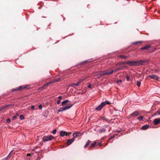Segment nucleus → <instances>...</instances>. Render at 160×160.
Segmentation results:
<instances>
[{
    "label": "nucleus",
    "instance_id": "nucleus-46",
    "mask_svg": "<svg viewBox=\"0 0 160 160\" xmlns=\"http://www.w3.org/2000/svg\"><path fill=\"white\" fill-rule=\"evenodd\" d=\"M48 85V84L47 83L45 84L43 86L45 88V87H47Z\"/></svg>",
    "mask_w": 160,
    "mask_h": 160
},
{
    "label": "nucleus",
    "instance_id": "nucleus-7",
    "mask_svg": "<svg viewBox=\"0 0 160 160\" xmlns=\"http://www.w3.org/2000/svg\"><path fill=\"white\" fill-rule=\"evenodd\" d=\"M71 134V132H67L63 131H61L60 133V136L61 137L64 136H69Z\"/></svg>",
    "mask_w": 160,
    "mask_h": 160
},
{
    "label": "nucleus",
    "instance_id": "nucleus-12",
    "mask_svg": "<svg viewBox=\"0 0 160 160\" xmlns=\"http://www.w3.org/2000/svg\"><path fill=\"white\" fill-rule=\"evenodd\" d=\"M12 105L10 104L6 105L4 106H2L0 107V111H1L2 110L4 109V108H8L9 106H12Z\"/></svg>",
    "mask_w": 160,
    "mask_h": 160
},
{
    "label": "nucleus",
    "instance_id": "nucleus-27",
    "mask_svg": "<svg viewBox=\"0 0 160 160\" xmlns=\"http://www.w3.org/2000/svg\"><path fill=\"white\" fill-rule=\"evenodd\" d=\"M143 119V117L142 116L139 117L138 118V119L139 121Z\"/></svg>",
    "mask_w": 160,
    "mask_h": 160
},
{
    "label": "nucleus",
    "instance_id": "nucleus-24",
    "mask_svg": "<svg viewBox=\"0 0 160 160\" xmlns=\"http://www.w3.org/2000/svg\"><path fill=\"white\" fill-rule=\"evenodd\" d=\"M106 131V130L104 128H102L101 129H100L99 130V132L101 133L103 132H105Z\"/></svg>",
    "mask_w": 160,
    "mask_h": 160
},
{
    "label": "nucleus",
    "instance_id": "nucleus-11",
    "mask_svg": "<svg viewBox=\"0 0 160 160\" xmlns=\"http://www.w3.org/2000/svg\"><path fill=\"white\" fill-rule=\"evenodd\" d=\"M140 115V113L139 112L137 111H135L133 113H132L131 114V116L134 117H136Z\"/></svg>",
    "mask_w": 160,
    "mask_h": 160
},
{
    "label": "nucleus",
    "instance_id": "nucleus-1",
    "mask_svg": "<svg viewBox=\"0 0 160 160\" xmlns=\"http://www.w3.org/2000/svg\"><path fill=\"white\" fill-rule=\"evenodd\" d=\"M69 100H66L62 101L61 103V105L63 107L62 108H60L58 110L59 112H62L63 111L69 109L71 108L73 105L72 104H68L67 106H66L67 103L69 102Z\"/></svg>",
    "mask_w": 160,
    "mask_h": 160
},
{
    "label": "nucleus",
    "instance_id": "nucleus-26",
    "mask_svg": "<svg viewBox=\"0 0 160 160\" xmlns=\"http://www.w3.org/2000/svg\"><path fill=\"white\" fill-rule=\"evenodd\" d=\"M19 118L21 120H22L24 118V117L23 115H20Z\"/></svg>",
    "mask_w": 160,
    "mask_h": 160
},
{
    "label": "nucleus",
    "instance_id": "nucleus-3",
    "mask_svg": "<svg viewBox=\"0 0 160 160\" xmlns=\"http://www.w3.org/2000/svg\"><path fill=\"white\" fill-rule=\"evenodd\" d=\"M149 62L148 60L146 59L135 61L136 66L142 65L144 63L148 62Z\"/></svg>",
    "mask_w": 160,
    "mask_h": 160
},
{
    "label": "nucleus",
    "instance_id": "nucleus-19",
    "mask_svg": "<svg viewBox=\"0 0 160 160\" xmlns=\"http://www.w3.org/2000/svg\"><path fill=\"white\" fill-rule=\"evenodd\" d=\"M62 79H63V78H58L56 79H54L53 80V81L54 82H58L59 81V80H60Z\"/></svg>",
    "mask_w": 160,
    "mask_h": 160
},
{
    "label": "nucleus",
    "instance_id": "nucleus-43",
    "mask_svg": "<svg viewBox=\"0 0 160 160\" xmlns=\"http://www.w3.org/2000/svg\"><path fill=\"white\" fill-rule=\"evenodd\" d=\"M157 112L159 115H160V109L158 110Z\"/></svg>",
    "mask_w": 160,
    "mask_h": 160
},
{
    "label": "nucleus",
    "instance_id": "nucleus-9",
    "mask_svg": "<svg viewBox=\"0 0 160 160\" xmlns=\"http://www.w3.org/2000/svg\"><path fill=\"white\" fill-rule=\"evenodd\" d=\"M149 77L153 79L154 80H158L159 79V78L158 76L153 74L149 75Z\"/></svg>",
    "mask_w": 160,
    "mask_h": 160
},
{
    "label": "nucleus",
    "instance_id": "nucleus-44",
    "mask_svg": "<svg viewBox=\"0 0 160 160\" xmlns=\"http://www.w3.org/2000/svg\"><path fill=\"white\" fill-rule=\"evenodd\" d=\"M48 85V84L47 83L45 84L43 86L45 88V87H47Z\"/></svg>",
    "mask_w": 160,
    "mask_h": 160
},
{
    "label": "nucleus",
    "instance_id": "nucleus-20",
    "mask_svg": "<svg viewBox=\"0 0 160 160\" xmlns=\"http://www.w3.org/2000/svg\"><path fill=\"white\" fill-rule=\"evenodd\" d=\"M90 140H88L87 142V143L85 144V145H84V148H86L89 144V143H90Z\"/></svg>",
    "mask_w": 160,
    "mask_h": 160
},
{
    "label": "nucleus",
    "instance_id": "nucleus-31",
    "mask_svg": "<svg viewBox=\"0 0 160 160\" xmlns=\"http://www.w3.org/2000/svg\"><path fill=\"white\" fill-rule=\"evenodd\" d=\"M122 82V81L121 80L119 79L117 81V83H121Z\"/></svg>",
    "mask_w": 160,
    "mask_h": 160
},
{
    "label": "nucleus",
    "instance_id": "nucleus-50",
    "mask_svg": "<svg viewBox=\"0 0 160 160\" xmlns=\"http://www.w3.org/2000/svg\"><path fill=\"white\" fill-rule=\"evenodd\" d=\"M2 160H8V159H7V158H5L3 159Z\"/></svg>",
    "mask_w": 160,
    "mask_h": 160
},
{
    "label": "nucleus",
    "instance_id": "nucleus-35",
    "mask_svg": "<svg viewBox=\"0 0 160 160\" xmlns=\"http://www.w3.org/2000/svg\"><path fill=\"white\" fill-rule=\"evenodd\" d=\"M141 42H134L133 44H137L138 43H141Z\"/></svg>",
    "mask_w": 160,
    "mask_h": 160
},
{
    "label": "nucleus",
    "instance_id": "nucleus-36",
    "mask_svg": "<svg viewBox=\"0 0 160 160\" xmlns=\"http://www.w3.org/2000/svg\"><path fill=\"white\" fill-rule=\"evenodd\" d=\"M102 119L103 121H107V120L104 117H103L102 118Z\"/></svg>",
    "mask_w": 160,
    "mask_h": 160
},
{
    "label": "nucleus",
    "instance_id": "nucleus-40",
    "mask_svg": "<svg viewBox=\"0 0 160 160\" xmlns=\"http://www.w3.org/2000/svg\"><path fill=\"white\" fill-rule=\"evenodd\" d=\"M35 108L34 106L32 105L31 106V108L33 110Z\"/></svg>",
    "mask_w": 160,
    "mask_h": 160
},
{
    "label": "nucleus",
    "instance_id": "nucleus-14",
    "mask_svg": "<svg viewBox=\"0 0 160 160\" xmlns=\"http://www.w3.org/2000/svg\"><path fill=\"white\" fill-rule=\"evenodd\" d=\"M153 122L155 125H158L160 122V118H156L154 120Z\"/></svg>",
    "mask_w": 160,
    "mask_h": 160
},
{
    "label": "nucleus",
    "instance_id": "nucleus-18",
    "mask_svg": "<svg viewBox=\"0 0 160 160\" xmlns=\"http://www.w3.org/2000/svg\"><path fill=\"white\" fill-rule=\"evenodd\" d=\"M125 64H127V62H120L117 63V65H124Z\"/></svg>",
    "mask_w": 160,
    "mask_h": 160
},
{
    "label": "nucleus",
    "instance_id": "nucleus-16",
    "mask_svg": "<svg viewBox=\"0 0 160 160\" xmlns=\"http://www.w3.org/2000/svg\"><path fill=\"white\" fill-rule=\"evenodd\" d=\"M80 136V133H74L73 134V136L74 138H77L78 136Z\"/></svg>",
    "mask_w": 160,
    "mask_h": 160
},
{
    "label": "nucleus",
    "instance_id": "nucleus-37",
    "mask_svg": "<svg viewBox=\"0 0 160 160\" xmlns=\"http://www.w3.org/2000/svg\"><path fill=\"white\" fill-rule=\"evenodd\" d=\"M16 116L15 115H14L12 117V119L13 120H15L16 119Z\"/></svg>",
    "mask_w": 160,
    "mask_h": 160
},
{
    "label": "nucleus",
    "instance_id": "nucleus-33",
    "mask_svg": "<svg viewBox=\"0 0 160 160\" xmlns=\"http://www.w3.org/2000/svg\"><path fill=\"white\" fill-rule=\"evenodd\" d=\"M38 108L40 109H41L42 108V105L41 104H40L39 105Z\"/></svg>",
    "mask_w": 160,
    "mask_h": 160
},
{
    "label": "nucleus",
    "instance_id": "nucleus-10",
    "mask_svg": "<svg viewBox=\"0 0 160 160\" xmlns=\"http://www.w3.org/2000/svg\"><path fill=\"white\" fill-rule=\"evenodd\" d=\"M127 67L126 66H123L121 67H120L118 68H117L114 69L113 70V72H116L117 71H118L120 70H122L124 68H126Z\"/></svg>",
    "mask_w": 160,
    "mask_h": 160
},
{
    "label": "nucleus",
    "instance_id": "nucleus-54",
    "mask_svg": "<svg viewBox=\"0 0 160 160\" xmlns=\"http://www.w3.org/2000/svg\"><path fill=\"white\" fill-rule=\"evenodd\" d=\"M104 126L105 127H107V125H105Z\"/></svg>",
    "mask_w": 160,
    "mask_h": 160
},
{
    "label": "nucleus",
    "instance_id": "nucleus-6",
    "mask_svg": "<svg viewBox=\"0 0 160 160\" xmlns=\"http://www.w3.org/2000/svg\"><path fill=\"white\" fill-rule=\"evenodd\" d=\"M53 139V137L52 135H48L47 136H44L43 138V140L44 141H48L52 140Z\"/></svg>",
    "mask_w": 160,
    "mask_h": 160
},
{
    "label": "nucleus",
    "instance_id": "nucleus-13",
    "mask_svg": "<svg viewBox=\"0 0 160 160\" xmlns=\"http://www.w3.org/2000/svg\"><path fill=\"white\" fill-rule=\"evenodd\" d=\"M74 138L67 140V145H70L74 142Z\"/></svg>",
    "mask_w": 160,
    "mask_h": 160
},
{
    "label": "nucleus",
    "instance_id": "nucleus-48",
    "mask_svg": "<svg viewBox=\"0 0 160 160\" xmlns=\"http://www.w3.org/2000/svg\"><path fill=\"white\" fill-rule=\"evenodd\" d=\"M98 145H100V146H101L102 145V144L101 142H99L98 143Z\"/></svg>",
    "mask_w": 160,
    "mask_h": 160
},
{
    "label": "nucleus",
    "instance_id": "nucleus-28",
    "mask_svg": "<svg viewBox=\"0 0 160 160\" xmlns=\"http://www.w3.org/2000/svg\"><path fill=\"white\" fill-rule=\"evenodd\" d=\"M53 83H54V82H53V80L49 82H47V83L48 84V85H49V84H51Z\"/></svg>",
    "mask_w": 160,
    "mask_h": 160
},
{
    "label": "nucleus",
    "instance_id": "nucleus-22",
    "mask_svg": "<svg viewBox=\"0 0 160 160\" xmlns=\"http://www.w3.org/2000/svg\"><path fill=\"white\" fill-rule=\"evenodd\" d=\"M119 58H127V57L125 56V55H120L119 56Z\"/></svg>",
    "mask_w": 160,
    "mask_h": 160
},
{
    "label": "nucleus",
    "instance_id": "nucleus-39",
    "mask_svg": "<svg viewBox=\"0 0 160 160\" xmlns=\"http://www.w3.org/2000/svg\"><path fill=\"white\" fill-rule=\"evenodd\" d=\"M114 136H112L110 137L109 138V139L111 140V139H112V138H114Z\"/></svg>",
    "mask_w": 160,
    "mask_h": 160
},
{
    "label": "nucleus",
    "instance_id": "nucleus-21",
    "mask_svg": "<svg viewBox=\"0 0 160 160\" xmlns=\"http://www.w3.org/2000/svg\"><path fill=\"white\" fill-rule=\"evenodd\" d=\"M96 144V142H94L93 143H92L91 145V146H90L91 148H93L95 146Z\"/></svg>",
    "mask_w": 160,
    "mask_h": 160
},
{
    "label": "nucleus",
    "instance_id": "nucleus-34",
    "mask_svg": "<svg viewBox=\"0 0 160 160\" xmlns=\"http://www.w3.org/2000/svg\"><path fill=\"white\" fill-rule=\"evenodd\" d=\"M130 79V77L128 76H127L126 77V80L127 81H129Z\"/></svg>",
    "mask_w": 160,
    "mask_h": 160
},
{
    "label": "nucleus",
    "instance_id": "nucleus-52",
    "mask_svg": "<svg viewBox=\"0 0 160 160\" xmlns=\"http://www.w3.org/2000/svg\"><path fill=\"white\" fill-rule=\"evenodd\" d=\"M27 155L28 156H30V153H28V154H27Z\"/></svg>",
    "mask_w": 160,
    "mask_h": 160
},
{
    "label": "nucleus",
    "instance_id": "nucleus-2",
    "mask_svg": "<svg viewBox=\"0 0 160 160\" xmlns=\"http://www.w3.org/2000/svg\"><path fill=\"white\" fill-rule=\"evenodd\" d=\"M113 72V70H105L103 71H101L100 72H95L93 73V75H100V77H98L97 78H99L100 77L105 75H109L112 74Z\"/></svg>",
    "mask_w": 160,
    "mask_h": 160
},
{
    "label": "nucleus",
    "instance_id": "nucleus-45",
    "mask_svg": "<svg viewBox=\"0 0 160 160\" xmlns=\"http://www.w3.org/2000/svg\"><path fill=\"white\" fill-rule=\"evenodd\" d=\"M48 85V84L47 83L45 84L43 86L45 88V87H47Z\"/></svg>",
    "mask_w": 160,
    "mask_h": 160
},
{
    "label": "nucleus",
    "instance_id": "nucleus-41",
    "mask_svg": "<svg viewBox=\"0 0 160 160\" xmlns=\"http://www.w3.org/2000/svg\"><path fill=\"white\" fill-rule=\"evenodd\" d=\"M60 103V101L59 100H58L57 101V103L58 104H59Z\"/></svg>",
    "mask_w": 160,
    "mask_h": 160
},
{
    "label": "nucleus",
    "instance_id": "nucleus-23",
    "mask_svg": "<svg viewBox=\"0 0 160 160\" xmlns=\"http://www.w3.org/2000/svg\"><path fill=\"white\" fill-rule=\"evenodd\" d=\"M84 80V78L81 79L79 80H78L77 82L79 84L81 83V82H82Z\"/></svg>",
    "mask_w": 160,
    "mask_h": 160
},
{
    "label": "nucleus",
    "instance_id": "nucleus-42",
    "mask_svg": "<svg viewBox=\"0 0 160 160\" xmlns=\"http://www.w3.org/2000/svg\"><path fill=\"white\" fill-rule=\"evenodd\" d=\"M10 152L8 155V156H7V157L6 158H7V159H8V158H10Z\"/></svg>",
    "mask_w": 160,
    "mask_h": 160
},
{
    "label": "nucleus",
    "instance_id": "nucleus-53",
    "mask_svg": "<svg viewBox=\"0 0 160 160\" xmlns=\"http://www.w3.org/2000/svg\"><path fill=\"white\" fill-rule=\"evenodd\" d=\"M120 132V130H118V131H117V132Z\"/></svg>",
    "mask_w": 160,
    "mask_h": 160
},
{
    "label": "nucleus",
    "instance_id": "nucleus-5",
    "mask_svg": "<svg viewBox=\"0 0 160 160\" xmlns=\"http://www.w3.org/2000/svg\"><path fill=\"white\" fill-rule=\"evenodd\" d=\"M28 87L27 85H22L19 86L18 87L16 88L15 89H13L12 90V92H14L18 91H20L23 89L27 88Z\"/></svg>",
    "mask_w": 160,
    "mask_h": 160
},
{
    "label": "nucleus",
    "instance_id": "nucleus-38",
    "mask_svg": "<svg viewBox=\"0 0 160 160\" xmlns=\"http://www.w3.org/2000/svg\"><path fill=\"white\" fill-rule=\"evenodd\" d=\"M88 60H86L85 61H84V62L81 63V64H82V63H85V62H89L88 61Z\"/></svg>",
    "mask_w": 160,
    "mask_h": 160
},
{
    "label": "nucleus",
    "instance_id": "nucleus-17",
    "mask_svg": "<svg viewBox=\"0 0 160 160\" xmlns=\"http://www.w3.org/2000/svg\"><path fill=\"white\" fill-rule=\"evenodd\" d=\"M150 46L149 45H147L146 46L142 48H141V49L142 50H144V49H147L150 48Z\"/></svg>",
    "mask_w": 160,
    "mask_h": 160
},
{
    "label": "nucleus",
    "instance_id": "nucleus-25",
    "mask_svg": "<svg viewBox=\"0 0 160 160\" xmlns=\"http://www.w3.org/2000/svg\"><path fill=\"white\" fill-rule=\"evenodd\" d=\"M137 85L138 87H139L141 85V81H137Z\"/></svg>",
    "mask_w": 160,
    "mask_h": 160
},
{
    "label": "nucleus",
    "instance_id": "nucleus-29",
    "mask_svg": "<svg viewBox=\"0 0 160 160\" xmlns=\"http://www.w3.org/2000/svg\"><path fill=\"white\" fill-rule=\"evenodd\" d=\"M56 131H57V130H56V129H54V130H53V131H52V133L53 134H55L56 133Z\"/></svg>",
    "mask_w": 160,
    "mask_h": 160
},
{
    "label": "nucleus",
    "instance_id": "nucleus-51",
    "mask_svg": "<svg viewBox=\"0 0 160 160\" xmlns=\"http://www.w3.org/2000/svg\"><path fill=\"white\" fill-rule=\"evenodd\" d=\"M88 88H90L91 87V85L90 84H89V85H88Z\"/></svg>",
    "mask_w": 160,
    "mask_h": 160
},
{
    "label": "nucleus",
    "instance_id": "nucleus-8",
    "mask_svg": "<svg viewBox=\"0 0 160 160\" xmlns=\"http://www.w3.org/2000/svg\"><path fill=\"white\" fill-rule=\"evenodd\" d=\"M127 64L130 66H136L135 61H127Z\"/></svg>",
    "mask_w": 160,
    "mask_h": 160
},
{
    "label": "nucleus",
    "instance_id": "nucleus-30",
    "mask_svg": "<svg viewBox=\"0 0 160 160\" xmlns=\"http://www.w3.org/2000/svg\"><path fill=\"white\" fill-rule=\"evenodd\" d=\"M72 85H74L75 86H78L79 85V84L77 82V83H74L72 84Z\"/></svg>",
    "mask_w": 160,
    "mask_h": 160
},
{
    "label": "nucleus",
    "instance_id": "nucleus-49",
    "mask_svg": "<svg viewBox=\"0 0 160 160\" xmlns=\"http://www.w3.org/2000/svg\"><path fill=\"white\" fill-rule=\"evenodd\" d=\"M61 98H62V97H61V96H59L58 97V98L59 99H61Z\"/></svg>",
    "mask_w": 160,
    "mask_h": 160
},
{
    "label": "nucleus",
    "instance_id": "nucleus-4",
    "mask_svg": "<svg viewBox=\"0 0 160 160\" xmlns=\"http://www.w3.org/2000/svg\"><path fill=\"white\" fill-rule=\"evenodd\" d=\"M108 103V102L105 101L101 103L100 105L98 106L95 109V110L97 111H99L101 110L103 107L106 105Z\"/></svg>",
    "mask_w": 160,
    "mask_h": 160
},
{
    "label": "nucleus",
    "instance_id": "nucleus-32",
    "mask_svg": "<svg viewBox=\"0 0 160 160\" xmlns=\"http://www.w3.org/2000/svg\"><path fill=\"white\" fill-rule=\"evenodd\" d=\"M10 119H9V118H8L7 120V123H9L10 122Z\"/></svg>",
    "mask_w": 160,
    "mask_h": 160
},
{
    "label": "nucleus",
    "instance_id": "nucleus-47",
    "mask_svg": "<svg viewBox=\"0 0 160 160\" xmlns=\"http://www.w3.org/2000/svg\"><path fill=\"white\" fill-rule=\"evenodd\" d=\"M44 88H45V87L43 86L41 88H40V89H42Z\"/></svg>",
    "mask_w": 160,
    "mask_h": 160
},
{
    "label": "nucleus",
    "instance_id": "nucleus-15",
    "mask_svg": "<svg viewBox=\"0 0 160 160\" xmlns=\"http://www.w3.org/2000/svg\"><path fill=\"white\" fill-rule=\"evenodd\" d=\"M148 128V125H144L142 127L141 129L142 130H146V129H147Z\"/></svg>",
    "mask_w": 160,
    "mask_h": 160
}]
</instances>
